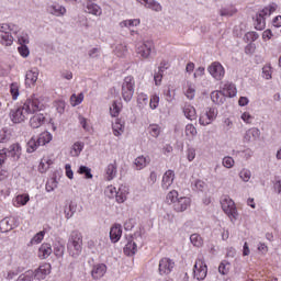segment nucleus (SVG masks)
<instances>
[{"label": "nucleus", "instance_id": "obj_1", "mask_svg": "<svg viewBox=\"0 0 281 281\" xmlns=\"http://www.w3.org/2000/svg\"><path fill=\"white\" fill-rule=\"evenodd\" d=\"M44 106L45 105H43V102H41V98H38L36 94H33L24 102L22 106L11 110V122L14 124H21V122H25V120H27L32 113H38V111H43Z\"/></svg>", "mask_w": 281, "mask_h": 281}, {"label": "nucleus", "instance_id": "obj_2", "mask_svg": "<svg viewBox=\"0 0 281 281\" xmlns=\"http://www.w3.org/2000/svg\"><path fill=\"white\" fill-rule=\"evenodd\" d=\"M67 248L71 258H78L82 254V233L72 231L68 239Z\"/></svg>", "mask_w": 281, "mask_h": 281}, {"label": "nucleus", "instance_id": "obj_3", "mask_svg": "<svg viewBox=\"0 0 281 281\" xmlns=\"http://www.w3.org/2000/svg\"><path fill=\"white\" fill-rule=\"evenodd\" d=\"M167 203H173V210L176 212H186L192 201L188 196L179 198V192L177 190H172L167 194Z\"/></svg>", "mask_w": 281, "mask_h": 281}, {"label": "nucleus", "instance_id": "obj_4", "mask_svg": "<svg viewBox=\"0 0 281 281\" xmlns=\"http://www.w3.org/2000/svg\"><path fill=\"white\" fill-rule=\"evenodd\" d=\"M135 93V78L127 76L124 78L122 83V98L125 102H131Z\"/></svg>", "mask_w": 281, "mask_h": 281}, {"label": "nucleus", "instance_id": "obj_5", "mask_svg": "<svg viewBox=\"0 0 281 281\" xmlns=\"http://www.w3.org/2000/svg\"><path fill=\"white\" fill-rule=\"evenodd\" d=\"M276 9H277L276 4H269L256 15V22H255L256 30H265V25H266L265 16H271V14L276 12Z\"/></svg>", "mask_w": 281, "mask_h": 281}, {"label": "nucleus", "instance_id": "obj_6", "mask_svg": "<svg viewBox=\"0 0 281 281\" xmlns=\"http://www.w3.org/2000/svg\"><path fill=\"white\" fill-rule=\"evenodd\" d=\"M193 278L199 281H203L205 278H207V265L205 263V259H203V257L195 260L193 267Z\"/></svg>", "mask_w": 281, "mask_h": 281}, {"label": "nucleus", "instance_id": "obj_7", "mask_svg": "<svg viewBox=\"0 0 281 281\" xmlns=\"http://www.w3.org/2000/svg\"><path fill=\"white\" fill-rule=\"evenodd\" d=\"M14 43V37L10 34V24H0V45L10 47Z\"/></svg>", "mask_w": 281, "mask_h": 281}, {"label": "nucleus", "instance_id": "obj_8", "mask_svg": "<svg viewBox=\"0 0 281 281\" xmlns=\"http://www.w3.org/2000/svg\"><path fill=\"white\" fill-rule=\"evenodd\" d=\"M105 194L109 199H116L117 203H124V201H126L127 192L126 190H122V188H119L117 190L115 187L110 186L106 188Z\"/></svg>", "mask_w": 281, "mask_h": 281}, {"label": "nucleus", "instance_id": "obj_9", "mask_svg": "<svg viewBox=\"0 0 281 281\" xmlns=\"http://www.w3.org/2000/svg\"><path fill=\"white\" fill-rule=\"evenodd\" d=\"M207 71L215 80H223V78H225V68L218 61H213L207 67Z\"/></svg>", "mask_w": 281, "mask_h": 281}, {"label": "nucleus", "instance_id": "obj_10", "mask_svg": "<svg viewBox=\"0 0 281 281\" xmlns=\"http://www.w3.org/2000/svg\"><path fill=\"white\" fill-rule=\"evenodd\" d=\"M153 49H155V44L153 41H144L137 45L136 54H138L140 58H150Z\"/></svg>", "mask_w": 281, "mask_h": 281}, {"label": "nucleus", "instance_id": "obj_11", "mask_svg": "<svg viewBox=\"0 0 281 281\" xmlns=\"http://www.w3.org/2000/svg\"><path fill=\"white\" fill-rule=\"evenodd\" d=\"M222 210L229 216V218H236L238 216V213L236 211V204L234 203V200L229 198H224L221 202Z\"/></svg>", "mask_w": 281, "mask_h": 281}, {"label": "nucleus", "instance_id": "obj_12", "mask_svg": "<svg viewBox=\"0 0 281 281\" xmlns=\"http://www.w3.org/2000/svg\"><path fill=\"white\" fill-rule=\"evenodd\" d=\"M216 115H218V110L216 108H210L204 114L200 116V124L201 126H207L212 124L214 120H216Z\"/></svg>", "mask_w": 281, "mask_h": 281}, {"label": "nucleus", "instance_id": "obj_13", "mask_svg": "<svg viewBox=\"0 0 281 281\" xmlns=\"http://www.w3.org/2000/svg\"><path fill=\"white\" fill-rule=\"evenodd\" d=\"M133 239L135 241H128L124 247L125 256H135V252L137 251V243L142 240V234L135 233Z\"/></svg>", "mask_w": 281, "mask_h": 281}, {"label": "nucleus", "instance_id": "obj_14", "mask_svg": "<svg viewBox=\"0 0 281 281\" xmlns=\"http://www.w3.org/2000/svg\"><path fill=\"white\" fill-rule=\"evenodd\" d=\"M172 269H175V262L170 260L169 258H164L159 262V274L160 276H168L171 273Z\"/></svg>", "mask_w": 281, "mask_h": 281}, {"label": "nucleus", "instance_id": "obj_15", "mask_svg": "<svg viewBox=\"0 0 281 281\" xmlns=\"http://www.w3.org/2000/svg\"><path fill=\"white\" fill-rule=\"evenodd\" d=\"M36 280H45L52 273V265L44 263L33 271Z\"/></svg>", "mask_w": 281, "mask_h": 281}, {"label": "nucleus", "instance_id": "obj_16", "mask_svg": "<svg viewBox=\"0 0 281 281\" xmlns=\"http://www.w3.org/2000/svg\"><path fill=\"white\" fill-rule=\"evenodd\" d=\"M1 150H5V159L12 157L14 160H19L21 157V145L19 144H13L9 148H3Z\"/></svg>", "mask_w": 281, "mask_h": 281}, {"label": "nucleus", "instance_id": "obj_17", "mask_svg": "<svg viewBox=\"0 0 281 281\" xmlns=\"http://www.w3.org/2000/svg\"><path fill=\"white\" fill-rule=\"evenodd\" d=\"M257 139H260V130L252 127L246 131L244 135V142L246 144H249L251 142H256Z\"/></svg>", "mask_w": 281, "mask_h": 281}, {"label": "nucleus", "instance_id": "obj_18", "mask_svg": "<svg viewBox=\"0 0 281 281\" xmlns=\"http://www.w3.org/2000/svg\"><path fill=\"white\" fill-rule=\"evenodd\" d=\"M175 183V171L167 170L162 176L161 188L168 190Z\"/></svg>", "mask_w": 281, "mask_h": 281}, {"label": "nucleus", "instance_id": "obj_19", "mask_svg": "<svg viewBox=\"0 0 281 281\" xmlns=\"http://www.w3.org/2000/svg\"><path fill=\"white\" fill-rule=\"evenodd\" d=\"M47 12L53 14V16H65L67 9L60 4H50L47 7Z\"/></svg>", "mask_w": 281, "mask_h": 281}, {"label": "nucleus", "instance_id": "obj_20", "mask_svg": "<svg viewBox=\"0 0 281 281\" xmlns=\"http://www.w3.org/2000/svg\"><path fill=\"white\" fill-rule=\"evenodd\" d=\"M30 124L32 128H41L45 124V115L42 113H36L31 117Z\"/></svg>", "mask_w": 281, "mask_h": 281}, {"label": "nucleus", "instance_id": "obj_21", "mask_svg": "<svg viewBox=\"0 0 281 281\" xmlns=\"http://www.w3.org/2000/svg\"><path fill=\"white\" fill-rule=\"evenodd\" d=\"M104 273H106V266L103 263L94 266L91 270L93 280H100V278H104Z\"/></svg>", "mask_w": 281, "mask_h": 281}, {"label": "nucleus", "instance_id": "obj_22", "mask_svg": "<svg viewBox=\"0 0 281 281\" xmlns=\"http://www.w3.org/2000/svg\"><path fill=\"white\" fill-rule=\"evenodd\" d=\"M11 229H14V218L12 217H5L0 222V232L2 234H5L8 232H11Z\"/></svg>", "mask_w": 281, "mask_h": 281}, {"label": "nucleus", "instance_id": "obj_23", "mask_svg": "<svg viewBox=\"0 0 281 281\" xmlns=\"http://www.w3.org/2000/svg\"><path fill=\"white\" fill-rule=\"evenodd\" d=\"M115 177H117V162L114 161L105 168V179L108 181H113Z\"/></svg>", "mask_w": 281, "mask_h": 281}, {"label": "nucleus", "instance_id": "obj_24", "mask_svg": "<svg viewBox=\"0 0 281 281\" xmlns=\"http://www.w3.org/2000/svg\"><path fill=\"white\" fill-rule=\"evenodd\" d=\"M122 238V225L115 224L110 229V239L112 243H117Z\"/></svg>", "mask_w": 281, "mask_h": 281}, {"label": "nucleus", "instance_id": "obj_25", "mask_svg": "<svg viewBox=\"0 0 281 281\" xmlns=\"http://www.w3.org/2000/svg\"><path fill=\"white\" fill-rule=\"evenodd\" d=\"M138 3L145 5V8H149V10H154L155 12H161V4L155 0H137Z\"/></svg>", "mask_w": 281, "mask_h": 281}, {"label": "nucleus", "instance_id": "obj_26", "mask_svg": "<svg viewBox=\"0 0 281 281\" xmlns=\"http://www.w3.org/2000/svg\"><path fill=\"white\" fill-rule=\"evenodd\" d=\"M85 12H87V14H93L94 16H101L102 8L95 3L88 2Z\"/></svg>", "mask_w": 281, "mask_h": 281}, {"label": "nucleus", "instance_id": "obj_27", "mask_svg": "<svg viewBox=\"0 0 281 281\" xmlns=\"http://www.w3.org/2000/svg\"><path fill=\"white\" fill-rule=\"evenodd\" d=\"M3 164H5V150H0V181L8 179V170L3 169Z\"/></svg>", "mask_w": 281, "mask_h": 281}, {"label": "nucleus", "instance_id": "obj_28", "mask_svg": "<svg viewBox=\"0 0 281 281\" xmlns=\"http://www.w3.org/2000/svg\"><path fill=\"white\" fill-rule=\"evenodd\" d=\"M38 80V70H29L25 76V85L29 87Z\"/></svg>", "mask_w": 281, "mask_h": 281}, {"label": "nucleus", "instance_id": "obj_29", "mask_svg": "<svg viewBox=\"0 0 281 281\" xmlns=\"http://www.w3.org/2000/svg\"><path fill=\"white\" fill-rule=\"evenodd\" d=\"M38 256L42 259L49 258L52 256V245L43 244L38 249Z\"/></svg>", "mask_w": 281, "mask_h": 281}, {"label": "nucleus", "instance_id": "obj_30", "mask_svg": "<svg viewBox=\"0 0 281 281\" xmlns=\"http://www.w3.org/2000/svg\"><path fill=\"white\" fill-rule=\"evenodd\" d=\"M211 100L214 104H223L225 102V94L222 91H213L211 93Z\"/></svg>", "mask_w": 281, "mask_h": 281}, {"label": "nucleus", "instance_id": "obj_31", "mask_svg": "<svg viewBox=\"0 0 281 281\" xmlns=\"http://www.w3.org/2000/svg\"><path fill=\"white\" fill-rule=\"evenodd\" d=\"M183 113L187 120H196V109L192 105H186L183 109Z\"/></svg>", "mask_w": 281, "mask_h": 281}, {"label": "nucleus", "instance_id": "obj_32", "mask_svg": "<svg viewBox=\"0 0 281 281\" xmlns=\"http://www.w3.org/2000/svg\"><path fill=\"white\" fill-rule=\"evenodd\" d=\"M35 139H37V144H40V146H45V144H49L52 142V135L49 132H43Z\"/></svg>", "mask_w": 281, "mask_h": 281}, {"label": "nucleus", "instance_id": "obj_33", "mask_svg": "<svg viewBox=\"0 0 281 281\" xmlns=\"http://www.w3.org/2000/svg\"><path fill=\"white\" fill-rule=\"evenodd\" d=\"M112 128H113V133H114L115 137H120V135H122L124 133V124H122V121H120V120H116L112 124Z\"/></svg>", "mask_w": 281, "mask_h": 281}, {"label": "nucleus", "instance_id": "obj_34", "mask_svg": "<svg viewBox=\"0 0 281 281\" xmlns=\"http://www.w3.org/2000/svg\"><path fill=\"white\" fill-rule=\"evenodd\" d=\"M83 148H85V143H81V142L75 143L70 150L71 157H78L80 155V153H82Z\"/></svg>", "mask_w": 281, "mask_h": 281}, {"label": "nucleus", "instance_id": "obj_35", "mask_svg": "<svg viewBox=\"0 0 281 281\" xmlns=\"http://www.w3.org/2000/svg\"><path fill=\"white\" fill-rule=\"evenodd\" d=\"M224 95H228V98H235L236 95V86L234 83H226L224 86Z\"/></svg>", "mask_w": 281, "mask_h": 281}, {"label": "nucleus", "instance_id": "obj_36", "mask_svg": "<svg viewBox=\"0 0 281 281\" xmlns=\"http://www.w3.org/2000/svg\"><path fill=\"white\" fill-rule=\"evenodd\" d=\"M38 146L41 145L38 144L36 137H32L26 144V153H35Z\"/></svg>", "mask_w": 281, "mask_h": 281}, {"label": "nucleus", "instance_id": "obj_37", "mask_svg": "<svg viewBox=\"0 0 281 281\" xmlns=\"http://www.w3.org/2000/svg\"><path fill=\"white\" fill-rule=\"evenodd\" d=\"M120 111H122V103L114 101L110 106V114L112 117H117V115H120Z\"/></svg>", "mask_w": 281, "mask_h": 281}, {"label": "nucleus", "instance_id": "obj_38", "mask_svg": "<svg viewBox=\"0 0 281 281\" xmlns=\"http://www.w3.org/2000/svg\"><path fill=\"white\" fill-rule=\"evenodd\" d=\"M35 274L33 270H27L20 274L16 281H34Z\"/></svg>", "mask_w": 281, "mask_h": 281}, {"label": "nucleus", "instance_id": "obj_39", "mask_svg": "<svg viewBox=\"0 0 281 281\" xmlns=\"http://www.w3.org/2000/svg\"><path fill=\"white\" fill-rule=\"evenodd\" d=\"M148 133L151 135V137H159L161 135V127L157 124H153L148 126Z\"/></svg>", "mask_w": 281, "mask_h": 281}, {"label": "nucleus", "instance_id": "obj_40", "mask_svg": "<svg viewBox=\"0 0 281 281\" xmlns=\"http://www.w3.org/2000/svg\"><path fill=\"white\" fill-rule=\"evenodd\" d=\"M29 202H30V195L29 194H19L18 196H15L16 206L27 205Z\"/></svg>", "mask_w": 281, "mask_h": 281}, {"label": "nucleus", "instance_id": "obj_41", "mask_svg": "<svg viewBox=\"0 0 281 281\" xmlns=\"http://www.w3.org/2000/svg\"><path fill=\"white\" fill-rule=\"evenodd\" d=\"M83 100H85V94L82 93H79L78 95L72 94L70 97V104L71 106H78V104H81Z\"/></svg>", "mask_w": 281, "mask_h": 281}, {"label": "nucleus", "instance_id": "obj_42", "mask_svg": "<svg viewBox=\"0 0 281 281\" xmlns=\"http://www.w3.org/2000/svg\"><path fill=\"white\" fill-rule=\"evenodd\" d=\"M54 254L57 258H63L65 256V245L60 243L55 244Z\"/></svg>", "mask_w": 281, "mask_h": 281}, {"label": "nucleus", "instance_id": "obj_43", "mask_svg": "<svg viewBox=\"0 0 281 281\" xmlns=\"http://www.w3.org/2000/svg\"><path fill=\"white\" fill-rule=\"evenodd\" d=\"M190 241L194 247H202L203 246V239L201 238V235L199 234H192L190 236Z\"/></svg>", "mask_w": 281, "mask_h": 281}, {"label": "nucleus", "instance_id": "obj_44", "mask_svg": "<svg viewBox=\"0 0 281 281\" xmlns=\"http://www.w3.org/2000/svg\"><path fill=\"white\" fill-rule=\"evenodd\" d=\"M146 157L139 156L135 159L134 165L136 166V170H142L143 168H146Z\"/></svg>", "mask_w": 281, "mask_h": 281}, {"label": "nucleus", "instance_id": "obj_45", "mask_svg": "<svg viewBox=\"0 0 281 281\" xmlns=\"http://www.w3.org/2000/svg\"><path fill=\"white\" fill-rule=\"evenodd\" d=\"M148 104V95L145 93H139L137 98V105L139 109H144Z\"/></svg>", "mask_w": 281, "mask_h": 281}, {"label": "nucleus", "instance_id": "obj_46", "mask_svg": "<svg viewBox=\"0 0 281 281\" xmlns=\"http://www.w3.org/2000/svg\"><path fill=\"white\" fill-rule=\"evenodd\" d=\"M78 172L79 175H85L86 179H93V175L91 173V168L87 166H80Z\"/></svg>", "mask_w": 281, "mask_h": 281}, {"label": "nucleus", "instance_id": "obj_47", "mask_svg": "<svg viewBox=\"0 0 281 281\" xmlns=\"http://www.w3.org/2000/svg\"><path fill=\"white\" fill-rule=\"evenodd\" d=\"M162 78H164V67L160 66L158 68V72L154 75V80H155L156 87H159V85H161Z\"/></svg>", "mask_w": 281, "mask_h": 281}, {"label": "nucleus", "instance_id": "obj_48", "mask_svg": "<svg viewBox=\"0 0 281 281\" xmlns=\"http://www.w3.org/2000/svg\"><path fill=\"white\" fill-rule=\"evenodd\" d=\"M139 25V20H125L120 23L121 27H135Z\"/></svg>", "mask_w": 281, "mask_h": 281}, {"label": "nucleus", "instance_id": "obj_49", "mask_svg": "<svg viewBox=\"0 0 281 281\" xmlns=\"http://www.w3.org/2000/svg\"><path fill=\"white\" fill-rule=\"evenodd\" d=\"M10 93L12 95V100H18L19 98V85L13 82L10 85Z\"/></svg>", "mask_w": 281, "mask_h": 281}, {"label": "nucleus", "instance_id": "obj_50", "mask_svg": "<svg viewBox=\"0 0 281 281\" xmlns=\"http://www.w3.org/2000/svg\"><path fill=\"white\" fill-rule=\"evenodd\" d=\"M45 238V231H41L31 239V245H38Z\"/></svg>", "mask_w": 281, "mask_h": 281}, {"label": "nucleus", "instance_id": "obj_51", "mask_svg": "<svg viewBox=\"0 0 281 281\" xmlns=\"http://www.w3.org/2000/svg\"><path fill=\"white\" fill-rule=\"evenodd\" d=\"M239 177L243 181H245V183H247L249 179H251V171L249 169H243L239 172Z\"/></svg>", "mask_w": 281, "mask_h": 281}, {"label": "nucleus", "instance_id": "obj_52", "mask_svg": "<svg viewBox=\"0 0 281 281\" xmlns=\"http://www.w3.org/2000/svg\"><path fill=\"white\" fill-rule=\"evenodd\" d=\"M218 272L222 273V276H227L229 272V263L226 261H222L218 267Z\"/></svg>", "mask_w": 281, "mask_h": 281}, {"label": "nucleus", "instance_id": "obj_53", "mask_svg": "<svg viewBox=\"0 0 281 281\" xmlns=\"http://www.w3.org/2000/svg\"><path fill=\"white\" fill-rule=\"evenodd\" d=\"M186 135H187V137H195L196 127H194V125H192V124H188L186 126Z\"/></svg>", "mask_w": 281, "mask_h": 281}, {"label": "nucleus", "instance_id": "obj_54", "mask_svg": "<svg viewBox=\"0 0 281 281\" xmlns=\"http://www.w3.org/2000/svg\"><path fill=\"white\" fill-rule=\"evenodd\" d=\"M271 65H266L262 67V76L266 80H271Z\"/></svg>", "mask_w": 281, "mask_h": 281}, {"label": "nucleus", "instance_id": "obj_55", "mask_svg": "<svg viewBox=\"0 0 281 281\" xmlns=\"http://www.w3.org/2000/svg\"><path fill=\"white\" fill-rule=\"evenodd\" d=\"M18 43L20 46L27 45L30 43V36L22 33L20 36H18Z\"/></svg>", "mask_w": 281, "mask_h": 281}, {"label": "nucleus", "instance_id": "obj_56", "mask_svg": "<svg viewBox=\"0 0 281 281\" xmlns=\"http://www.w3.org/2000/svg\"><path fill=\"white\" fill-rule=\"evenodd\" d=\"M224 168H234V158L229 157V156H226L223 158V161H222Z\"/></svg>", "mask_w": 281, "mask_h": 281}, {"label": "nucleus", "instance_id": "obj_57", "mask_svg": "<svg viewBox=\"0 0 281 281\" xmlns=\"http://www.w3.org/2000/svg\"><path fill=\"white\" fill-rule=\"evenodd\" d=\"M18 52L20 55H22L23 58H27L30 56V48L27 45H22L18 47Z\"/></svg>", "mask_w": 281, "mask_h": 281}, {"label": "nucleus", "instance_id": "obj_58", "mask_svg": "<svg viewBox=\"0 0 281 281\" xmlns=\"http://www.w3.org/2000/svg\"><path fill=\"white\" fill-rule=\"evenodd\" d=\"M115 54L119 58H122L124 54H126V46L124 44H120L115 48Z\"/></svg>", "mask_w": 281, "mask_h": 281}, {"label": "nucleus", "instance_id": "obj_59", "mask_svg": "<svg viewBox=\"0 0 281 281\" xmlns=\"http://www.w3.org/2000/svg\"><path fill=\"white\" fill-rule=\"evenodd\" d=\"M149 106L153 110H155V109H157V106H159V95L155 94L150 98Z\"/></svg>", "mask_w": 281, "mask_h": 281}, {"label": "nucleus", "instance_id": "obj_60", "mask_svg": "<svg viewBox=\"0 0 281 281\" xmlns=\"http://www.w3.org/2000/svg\"><path fill=\"white\" fill-rule=\"evenodd\" d=\"M10 140V135L5 130H0V144H5V142Z\"/></svg>", "mask_w": 281, "mask_h": 281}, {"label": "nucleus", "instance_id": "obj_61", "mask_svg": "<svg viewBox=\"0 0 281 281\" xmlns=\"http://www.w3.org/2000/svg\"><path fill=\"white\" fill-rule=\"evenodd\" d=\"M194 157H196V149H194V148H189V149L187 150V159H188L189 161H194Z\"/></svg>", "mask_w": 281, "mask_h": 281}, {"label": "nucleus", "instance_id": "obj_62", "mask_svg": "<svg viewBox=\"0 0 281 281\" xmlns=\"http://www.w3.org/2000/svg\"><path fill=\"white\" fill-rule=\"evenodd\" d=\"M147 182L149 183V186H155V183H157V172L151 171L147 179Z\"/></svg>", "mask_w": 281, "mask_h": 281}, {"label": "nucleus", "instance_id": "obj_63", "mask_svg": "<svg viewBox=\"0 0 281 281\" xmlns=\"http://www.w3.org/2000/svg\"><path fill=\"white\" fill-rule=\"evenodd\" d=\"M241 120L244 122H246V124H251V121L254 120V116H251V114H249V112H244L241 114Z\"/></svg>", "mask_w": 281, "mask_h": 281}, {"label": "nucleus", "instance_id": "obj_64", "mask_svg": "<svg viewBox=\"0 0 281 281\" xmlns=\"http://www.w3.org/2000/svg\"><path fill=\"white\" fill-rule=\"evenodd\" d=\"M194 93H195L194 88H192V86H189V88L186 92L188 100H194Z\"/></svg>", "mask_w": 281, "mask_h": 281}]
</instances>
